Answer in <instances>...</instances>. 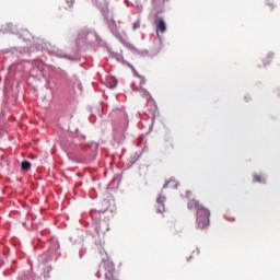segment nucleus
<instances>
[{"mask_svg":"<svg viewBox=\"0 0 280 280\" xmlns=\"http://www.w3.org/2000/svg\"><path fill=\"white\" fill-rule=\"evenodd\" d=\"M188 209H195L197 229H207L209 226V218L211 212L205 206L200 205V201L192 199L188 202Z\"/></svg>","mask_w":280,"mask_h":280,"instance_id":"f257e3e1","label":"nucleus"},{"mask_svg":"<svg viewBox=\"0 0 280 280\" xmlns=\"http://www.w3.org/2000/svg\"><path fill=\"white\" fill-rule=\"evenodd\" d=\"M165 196L163 194H160L156 199V213H165Z\"/></svg>","mask_w":280,"mask_h":280,"instance_id":"f03ea898","label":"nucleus"},{"mask_svg":"<svg viewBox=\"0 0 280 280\" xmlns=\"http://www.w3.org/2000/svg\"><path fill=\"white\" fill-rule=\"evenodd\" d=\"M139 85H136L137 91H142L143 97H150V92L148 90H144L143 86H145V78L138 75Z\"/></svg>","mask_w":280,"mask_h":280,"instance_id":"7ed1b4c3","label":"nucleus"},{"mask_svg":"<svg viewBox=\"0 0 280 280\" xmlns=\"http://www.w3.org/2000/svg\"><path fill=\"white\" fill-rule=\"evenodd\" d=\"M156 34H165L167 32V26L165 25V21L163 19H159L155 21Z\"/></svg>","mask_w":280,"mask_h":280,"instance_id":"20e7f679","label":"nucleus"},{"mask_svg":"<svg viewBox=\"0 0 280 280\" xmlns=\"http://www.w3.org/2000/svg\"><path fill=\"white\" fill-rule=\"evenodd\" d=\"M108 223L103 222L96 226V233L97 235H104L106 231H108Z\"/></svg>","mask_w":280,"mask_h":280,"instance_id":"39448f33","label":"nucleus"},{"mask_svg":"<svg viewBox=\"0 0 280 280\" xmlns=\"http://www.w3.org/2000/svg\"><path fill=\"white\" fill-rule=\"evenodd\" d=\"M21 168L24 171V172H30L32 170V163L27 162V161H23L21 163Z\"/></svg>","mask_w":280,"mask_h":280,"instance_id":"423d86ee","label":"nucleus"},{"mask_svg":"<svg viewBox=\"0 0 280 280\" xmlns=\"http://www.w3.org/2000/svg\"><path fill=\"white\" fill-rule=\"evenodd\" d=\"M73 3H75V0H65L63 9L71 10V8H73Z\"/></svg>","mask_w":280,"mask_h":280,"instance_id":"0eeeda50","label":"nucleus"},{"mask_svg":"<svg viewBox=\"0 0 280 280\" xmlns=\"http://www.w3.org/2000/svg\"><path fill=\"white\" fill-rule=\"evenodd\" d=\"M275 59V55L269 54L265 59H264V67H268V65H270V62H272V60Z\"/></svg>","mask_w":280,"mask_h":280,"instance_id":"6e6552de","label":"nucleus"},{"mask_svg":"<svg viewBox=\"0 0 280 280\" xmlns=\"http://www.w3.org/2000/svg\"><path fill=\"white\" fill-rule=\"evenodd\" d=\"M254 183H264V178H261V175H255Z\"/></svg>","mask_w":280,"mask_h":280,"instance_id":"1a4fd4ad","label":"nucleus"},{"mask_svg":"<svg viewBox=\"0 0 280 280\" xmlns=\"http://www.w3.org/2000/svg\"><path fill=\"white\" fill-rule=\"evenodd\" d=\"M139 27H141V24H139V22H136L133 24V30H139Z\"/></svg>","mask_w":280,"mask_h":280,"instance_id":"9d476101","label":"nucleus"},{"mask_svg":"<svg viewBox=\"0 0 280 280\" xmlns=\"http://www.w3.org/2000/svg\"><path fill=\"white\" fill-rule=\"evenodd\" d=\"M192 253H196V255H200V249H196Z\"/></svg>","mask_w":280,"mask_h":280,"instance_id":"9b49d317","label":"nucleus"},{"mask_svg":"<svg viewBox=\"0 0 280 280\" xmlns=\"http://www.w3.org/2000/svg\"><path fill=\"white\" fill-rule=\"evenodd\" d=\"M191 257H194V256H190L189 258H187V261H191Z\"/></svg>","mask_w":280,"mask_h":280,"instance_id":"f8f14e48","label":"nucleus"},{"mask_svg":"<svg viewBox=\"0 0 280 280\" xmlns=\"http://www.w3.org/2000/svg\"><path fill=\"white\" fill-rule=\"evenodd\" d=\"M167 185H170V183L165 184L164 187H167Z\"/></svg>","mask_w":280,"mask_h":280,"instance_id":"ddd939ff","label":"nucleus"}]
</instances>
